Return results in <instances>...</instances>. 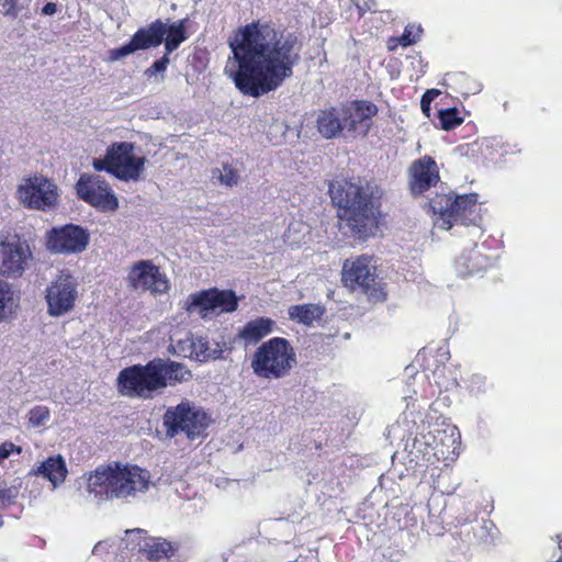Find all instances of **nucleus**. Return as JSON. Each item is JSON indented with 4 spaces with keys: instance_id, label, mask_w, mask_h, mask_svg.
Listing matches in <instances>:
<instances>
[{
    "instance_id": "9d476101",
    "label": "nucleus",
    "mask_w": 562,
    "mask_h": 562,
    "mask_svg": "<svg viewBox=\"0 0 562 562\" xmlns=\"http://www.w3.org/2000/svg\"><path fill=\"white\" fill-rule=\"evenodd\" d=\"M15 196L25 207L37 211L52 210L58 202L56 184L43 176L22 179Z\"/></svg>"
},
{
    "instance_id": "f3484780",
    "label": "nucleus",
    "mask_w": 562,
    "mask_h": 562,
    "mask_svg": "<svg viewBox=\"0 0 562 562\" xmlns=\"http://www.w3.org/2000/svg\"><path fill=\"white\" fill-rule=\"evenodd\" d=\"M166 33L167 24L161 21H156L147 29L137 31L128 44L111 49L109 52V60L115 61L135 53L136 50L158 46L161 44Z\"/></svg>"
},
{
    "instance_id": "5701e85b",
    "label": "nucleus",
    "mask_w": 562,
    "mask_h": 562,
    "mask_svg": "<svg viewBox=\"0 0 562 562\" xmlns=\"http://www.w3.org/2000/svg\"><path fill=\"white\" fill-rule=\"evenodd\" d=\"M317 128L325 138L335 137L346 130L340 108L322 111L317 116Z\"/></svg>"
},
{
    "instance_id": "2f4dec72",
    "label": "nucleus",
    "mask_w": 562,
    "mask_h": 562,
    "mask_svg": "<svg viewBox=\"0 0 562 562\" xmlns=\"http://www.w3.org/2000/svg\"><path fill=\"white\" fill-rule=\"evenodd\" d=\"M476 259V256H462L456 261V269L457 272L462 276L467 277L472 274L473 272L479 270V267L475 262H473Z\"/></svg>"
},
{
    "instance_id": "7ed1b4c3",
    "label": "nucleus",
    "mask_w": 562,
    "mask_h": 562,
    "mask_svg": "<svg viewBox=\"0 0 562 562\" xmlns=\"http://www.w3.org/2000/svg\"><path fill=\"white\" fill-rule=\"evenodd\" d=\"M376 188L369 183L335 181L329 184L333 202L338 206V216L350 234L359 239L374 236L378 231V205L374 192Z\"/></svg>"
},
{
    "instance_id": "f704fd0d",
    "label": "nucleus",
    "mask_w": 562,
    "mask_h": 562,
    "mask_svg": "<svg viewBox=\"0 0 562 562\" xmlns=\"http://www.w3.org/2000/svg\"><path fill=\"white\" fill-rule=\"evenodd\" d=\"M117 550L115 541H99L92 549V553L94 555H101L103 553H109L110 551Z\"/></svg>"
},
{
    "instance_id": "f257e3e1",
    "label": "nucleus",
    "mask_w": 562,
    "mask_h": 562,
    "mask_svg": "<svg viewBox=\"0 0 562 562\" xmlns=\"http://www.w3.org/2000/svg\"><path fill=\"white\" fill-rule=\"evenodd\" d=\"M232 56L224 72L236 88L251 97L276 90L293 74L300 59V45L293 35H285L266 23H251L229 38Z\"/></svg>"
},
{
    "instance_id": "423d86ee",
    "label": "nucleus",
    "mask_w": 562,
    "mask_h": 562,
    "mask_svg": "<svg viewBox=\"0 0 562 562\" xmlns=\"http://www.w3.org/2000/svg\"><path fill=\"white\" fill-rule=\"evenodd\" d=\"M147 159L136 153V147L130 142H117L110 145L104 157L93 158L95 171H106L122 181L136 182L140 180Z\"/></svg>"
},
{
    "instance_id": "7c9ffc66",
    "label": "nucleus",
    "mask_w": 562,
    "mask_h": 562,
    "mask_svg": "<svg viewBox=\"0 0 562 562\" xmlns=\"http://www.w3.org/2000/svg\"><path fill=\"white\" fill-rule=\"evenodd\" d=\"M50 413L46 406H35L29 412V423L33 427L44 426L49 419Z\"/></svg>"
},
{
    "instance_id": "b1692460",
    "label": "nucleus",
    "mask_w": 562,
    "mask_h": 562,
    "mask_svg": "<svg viewBox=\"0 0 562 562\" xmlns=\"http://www.w3.org/2000/svg\"><path fill=\"white\" fill-rule=\"evenodd\" d=\"M324 313V306L312 303L291 305L288 308L289 319L305 326H311L314 322L319 321Z\"/></svg>"
},
{
    "instance_id": "0eeeda50",
    "label": "nucleus",
    "mask_w": 562,
    "mask_h": 562,
    "mask_svg": "<svg viewBox=\"0 0 562 562\" xmlns=\"http://www.w3.org/2000/svg\"><path fill=\"white\" fill-rule=\"evenodd\" d=\"M436 216L434 225L442 231L450 229L454 224L476 225V194L452 195L437 194L429 202Z\"/></svg>"
},
{
    "instance_id": "6e6552de",
    "label": "nucleus",
    "mask_w": 562,
    "mask_h": 562,
    "mask_svg": "<svg viewBox=\"0 0 562 562\" xmlns=\"http://www.w3.org/2000/svg\"><path fill=\"white\" fill-rule=\"evenodd\" d=\"M209 423L206 413L190 402H181L176 407L169 408L164 417L168 436L184 434L190 440L203 437Z\"/></svg>"
},
{
    "instance_id": "473e14b6",
    "label": "nucleus",
    "mask_w": 562,
    "mask_h": 562,
    "mask_svg": "<svg viewBox=\"0 0 562 562\" xmlns=\"http://www.w3.org/2000/svg\"><path fill=\"white\" fill-rule=\"evenodd\" d=\"M440 125L443 130H452L462 123V119L458 116V112L454 109H449L439 112Z\"/></svg>"
},
{
    "instance_id": "a19ab883",
    "label": "nucleus",
    "mask_w": 562,
    "mask_h": 562,
    "mask_svg": "<svg viewBox=\"0 0 562 562\" xmlns=\"http://www.w3.org/2000/svg\"><path fill=\"white\" fill-rule=\"evenodd\" d=\"M558 562H562V559H561V560H559Z\"/></svg>"
},
{
    "instance_id": "c85d7f7f",
    "label": "nucleus",
    "mask_w": 562,
    "mask_h": 562,
    "mask_svg": "<svg viewBox=\"0 0 562 562\" xmlns=\"http://www.w3.org/2000/svg\"><path fill=\"white\" fill-rule=\"evenodd\" d=\"M184 40L186 31L183 26V21H179L167 26L165 43L167 53H171L175 49H177Z\"/></svg>"
},
{
    "instance_id": "a211bd4d",
    "label": "nucleus",
    "mask_w": 562,
    "mask_h": 562,
    "mask_svg": "<svg viewBox=\"0 0 562 562\" xmlns=\"http://www.w3.org/2000/svg\"><path fill=\"white\" fill-rule=\"evenodd\" d=\"M378 108L367 101H356L340 108L345 128L352 135L366 136L371 127Z\"/></svg>"
},
{
    "instance_id": "412c9836",
    "label": "nucleus",
    "mask_w": 562,
    "mask_h": 562,
    "mask_svg": "<svg viewBox=\"0 0 562 562\" xmlns=\"http://www.w3.org/2000/svg\"><path fill=\"white\" fill-rule=\"evenodd\" d=\"M435 454L443 459H453L459 454L460 432L454 426L438 429L434 435Z\"/></svg>"
},
{
    "instance_id": "ea45409f",
    "label": "nucleus",
    "mask_w": 562,
    "mask_h": 562,
    "mask_svg": "<svg viewBox=\"0 0 562 562\" xmlns=\"http://www.w3.org/2000/svg\"><path fill=\"white\" fill-rule=\"evenodd\" d=\"M56 11H57V5L53 2L46 3L42 9V13L45 15H53L54 13H56Z\"/></svg>"
},
{
    "instance_id": "bb28decb",
    "label": "nucleus",
    "mask_w": 562,
    "mask_h": 562,
    "mask_svg": "<svg viewBox=\"0 0 562 562\" xmlns=\"http://www.w3.org/2000/svg\"><path fill=\"white\" fill-rule=\"evenodd\" d=\"M173 554L172 546L166 540L147 538L144 541L143 554L149 561L161 562L169 559Z\"/></svg>"
},
{
    "instance_id": "f8f14e48",
    "label": "nucleus",
    "mask_w": 562,
    "mask_h": 562,
    "mask_svg": "<svg viewBox=\"0 0 562 562\" xmlns=\"http://www.w3.org/2000/svg\"><path fill=\"white\" fill-rule=\"evenodd\" d=\"M29 244L20 238H11L0 243V274L7 278H19L32 262Z\"/></svg>"
},
{
    "instance_id": "c9c22d12",
    "label": "nucleus",
    "mask_w": 562,
    "mask_h": 562,
    "mask_svg": "<svg viewBox=\"0 0 562 562\" xmlns=\"http://www.w3.org/2000/svg\"><path fill=\"white\" fill-rule=\"evenodd\" d=\"M438 90L431 89L428 90L422 98L420 106L423 112L429 116L430 115V103L431 101L439 94Z\"/></svg>"
},
{
    "instance_id": "9b49d317",
    "label": "nucleus",
    "mask_w": 562,
    "mask_h": 562,
    "mask_svg": "<svg viewBox=\"0 0 562 562\" xmlns=\"http://www.w3.org/2000/svg\"><path fill=\"white\" fill-rule=\"evenodd\" d=\"M78 196L102 212H115L119 200L110 183L100 176L82 173L77 183Z\"/></svg>"
},
{
    "instance_id": "39448f33",
    "label": "nucleus",
    "mask_w": 562,
    "mask_h": 562,
    "mask_svg": "<svg viewBox=\"0 0 562 562\" xmlns=\"http://www.w3.org/2000/svg\"><path fill=\"white\" fill-rule=\"evenodd\" d=\"M296 363V355L291 344L281 337H274L255 351L251 369L262 379H281L286 376Z\"/></svg>"
},
{
    "instance_id": "58836bf2",
    "label": "nucleus",
    "mask_w": 562,
    "mask_h": 562,
    "mask_svg": "<svg viewBox=\"0 0 562 562\" xmlns=\"http://www.w3.org/2000/svg\"><path fill=\"white\" fill-rule=\"evenodd\" d=\"M16 0H4L3 8L5 10V14L15 15L16 9H15Z\"/></svg>"
},
{
    "instance_id": "f03ea898",
    "label": "nucleus",
    "mask_w": 562,
    "mask_h": 562,
    "mask_svg": "<svg viewBox=\"0 0 562 562\" xmlns=\"http://www.w3.org/2000/svg\"><path fill=\"white\" fill-rule=\"evenodd\" d=\"M86 490L97 502L142 499L154 486L150 473L136 464L110 462L85 475Z\"/></svg>"
},
{
    "instance_id": "393cba45",
    "label": "nucleus",
    "mask_w": 562,
    "mask_h": 562,
    "mask_svg": "<svg viewBox=\"0 0 562 562\" xmlns=\"http://www.w3.org/2000/svg\"><path fill=\"white\" fill-rule=\"evenodd\" d=\"M36 474L46 477L53 487L64 483L67 475V468L61 456L49 457L37 468Z\"/></svg>"
},
{
    "instance_id": "a878e982",
    "label": "nucleus",
    "mask_w": 562,
    "mask_h": 562,
    "mask_svg": "<svg viewBox=\"0 0 562 562\" xmlns=\"http://www.w3.org/2000/svg\"><path fill=\"white\" fill-rule=\"evenodd\" d=\"M20 297L11 284L0 280V323L12 319L19 308Z\"/></svg>"
},
{
    "instance_id": "4be33fe9",
    "label": "nucleus",
    "mask_w": 562,
    "mask_h": 562,
    "mask_svg": "<svg viewBox=\"0 0 562 562\" xmlns=\"http://www.w3.org/2000/svg\"><path fill=\"white\" fill-rule=\"evenodd\" d=\"M274 325V321L269 317H258L246 323L239 331V338L246 344H257L273 331Z\"/></svg>"
},
{
    "instance_id": "6ab92c4d",
    "label": "nucleus",
    "mask_w": 562,
    "mask_h": 562,
    "mask_svg": "<svg viewBox=\"0 0 562 562\" xmlns=\"http://www.w3.org/2000/svg\"><path fill=\"white\" fill-rule=\"evenodd\" d=\"M408 173V186L414 195L423 194L440 180L437 162L429 156L415 160L411 165Z\"/></svg>"
},
{
    "instance_id": "e433bc0d",
    "label": "nucleus",
    "mask_w": 562,
    "mask_h": 562,
    "mask_svg": "<svg viewBox=\"0 0 562 562\" xmlns=\"http://www.w3.org/2000/svg\"><path fill=\"white\" fill-rule=\"evenodd\" d=\"M169 64V58L167 56L162 57L159 60H156L150 68L147 69V74L154 75L156 72H162L166 70Z\"/></svg>"
},
{
    "instance_id": "ddd939ff",
    "label": "nucleus",
    "mask_w": 562,
    "mask_h": 562,
    "mask_svg": "<svg viewBox=\"0 0 562 562\" xmlns=\"http://www.w3.org/2000/svg\"><path fill=\"white\" fill-rule=\"evenodd\" d=\"M89 233L78 225H64L52 228L46 236L47 248L55 254H80L88 247Z\"/></svg>"
},
{
    "instance_id": "1a4fd4ad",
    "label": "nucleus",
    "mask_w": 562,
    "mask_h": 562,
    "mask_svg": "<svg viewBox=\"0 0 562 562\" xmlns=\"http://www.w3.org/2000/svg\"><path fill=\"white\" fill-rule=\"evenodd\" d=\"M238 301L234 292L211 289L190 294L186 308L203 319H213L224 313L236 311Z\"/></svg>"
},
{
    "instance_id": "72a5a7b5",
    "label": "nucleus",
    "mask_w": 562,
    "mask_h": 562,
    "mask_svg": "<svg viewBox=\"0 0 562 562\" xmlns=\"http://www.w3.org/2000/svg\"><path fill=\"white\" fill-rule=\"evenodd\" d=\"M420 32H422L420 26H415V25L406 26L403 35L400 37V43L403 46H408V45L415 43L418 40Z\"/></svg>"
},
{
    "instance_id": "dca6fc26",
    "label": "nucleus",
    "mask_w": 562,
    "mask_h": 562,
    "mask_svg": "<svg viewBox=\"0 0 562 562\" xmlns=\"http://www.w3.org/2000/svg\"><path fill=\"white\" fill-rule=\"evenodd\" d=\"M375 265L371 257L347 259L342 266L341 281L351 290L368 292L375 284Z\"/></svg>"
},
{
    "instance_id": "cd10ccee",
    "label": "nucleus",
    "mask_w": 562,
    "mask_h": 562,
    "mask_svg": "<svg viewBox=\"0 0 562 562\" xmlns=\"http://www.w3.org/2000/svg\"><path fill=\"white\" fill-rule=\"evenodd\" d=\"M191 352L190 357H194L199 361H206L209 359H217L221 357V350L217 348L212 349L209 341L203 337H196L190 341Z\"/></svg>"
},
{
    "instance_id": "20e7f679",
    "label": "nucleus",
    "mask_w": 562,
    "mask_h": 562,
    "mask_svg": "<svg viewBox=\"0 0 562 562\" xmlns=\"http://www.w3.org/2000/svg\"><path fill=\"white\" fill-rule=\"evenodd\" d=\"M191 373L178 362L155 359L146 366H133L120 372V392L127 396L151 397L168 384L189 380Z\"/></svg>"
},
{
    "instance_id": "4468645a",
    "label": "nucleus",
    "mask_w": 562,
    "mask_h": 562,
    "mask_svg": "<svg viewBox=\"0 0 562 562\" xmlns=\"http://www.w3.org/2000/svg\"><path fill=\"white\" fill-rule=\"evenodd\" d=\"M127 284L136 292L149 291L155 295L169 290L166 274L149 260H140L132 266L127 274Z\"/></svg>"
},
{
    "instance_id": "2eb2a0df",
    "label": "nucleus",
    "mask_w": 562,
    "mask_h": 562,
    "mask_svg": "<svg viewBox=\"0 0 562 562\" xmlns=\"http://www.w3.org/2000/svg\"><path fill=\"white\" fill-rule=\"evenodd\" d=\"M77 299V281L68 272L61 271L46 290L48 314L61 316L69 313Z\"/></svg>"
},
{
    "instance_id": "c756f323",
    "label": "nucleus",
    "mask_w": 562,
    "mask_h": 562,
    "mask_svg": "<svg viewBox=\"0 0 562 562\" xmlns=\"http://www.w3.org/2000/svg\"><path fill=\"white\" fill-rule=\"evenodd\" d=\"M212 179L222 186L232 188L234 186H237L239 175L237 170H235L231 166L224 165L222 169L213 170Z\"/></svg>"
},
{
    "instance_id": "4c0bfd02",
    "label": "nucleus",
    "mask_w": 562,
    "mask_h": 562,
    "mask_svg": "<svg viewBox=\"0 0 562 562\" xmlns=\"http://www.w3.org/2000/svg\"><path fill=\"white\" fill-rule=\"evenodd\" d=\"M15 449L12 442H4L0 446V461L7 459L10 453Z\"/></svg>"
},
{
    "instance_id": "aec40b11",
    "label": "nucleus",
    "mask_w": 562,
    "mask_h": 562,
    "mask_svg": "<svg viewBox=\"0 0 562 562\" xmlns=\"http://www.w3.org/2000/svg\"><path fill=\"white\" fill-rule=\"evenodd\" d=\"M147 540L140 530H126L124 537L116 543L120 551L117 562H142L144 541Z\"/></svg>"
}]
</instances>
